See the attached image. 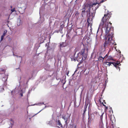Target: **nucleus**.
<instances>
[{
    "instance_id": "f257e3e1",
    "label": "nucleus",
    "mask_w": 128,
    "mask_h": 128,
    "mask_svg": "<svg viewBox=\"0 0 128 128\" xmlns=\"http://www.w3.org/2000/svg\"><path fill=\"white\" fill-rule=\"evenodd\" d=\"M92 4H86L82 6V9L81 15L83 17L86 14V16L88 17L87 22L90 24L89 21L90 19H92L94 16V14L92 12L90 8L91 7Z\"/></svg>"
},
{
    "instance_id": "f03ea898",
    "label": "nucleus",
    "mask_w": 128,
    "mask_h": 128,
    "mask_svg": "<svg viewBox=\"0 0 128 128\" xmlns=\"http://www.w3.org/2000/svg\"><path fill=\"white\" fill-rule=\"evenodd\" d=\"M112 13L110 12H108L106 14L104 15V16L102 18V22L100 25V26L104 28L105 32L108 33L109 31L112 30L113 28L112 27H108V23L107 22L109 20L111 16Z\"/></svg>"
},
{
    "instance_id": "7ed1b4c3",
    "label": "nucleus",
    "mask_w": 128,
    "mask_h": 128,
    "mask_svg": "<svg viewBox=\"0 0 128 128\" xmlns=\"http://www.w3.org/2000/svg\"><path fill=\"white\" fill-rule=\"evenodd\" d=\"M108 32V33L105 32L106 35L105 38V41L103 45L104 50L107 48H110V46L114 43V40H112L114 34L113 30H111Z\"/></svg>"
},
{
    "instance_id": "20e7f679",
    "label": "nucleus",
    "mask_w": 128,
    "mask_h": 128,
    "mask_svg": "<svg viewBox=\"0 0 128 128\" xmlns=\"http://www.w3.org/2000/svg\"><path fill=\"white\" fill-rule=\"evenodd\" d=\"M86 48H84L78 54L76 58V60L78 61H81L82 60H85L87 58L88 49L87 48L86 51Z\"/></svg>"
},
{
    "instance_id": "39448f33",
    "label": "nucleus",
    "mask_w": 128,
    "mask_h": 128,
    "mask_svg": "<svg viewBox=\"0 0 128 128\" xmlns=\"http://www.w3.org/2000/svg\"><path fill=\"white\" fill-rule=\"evenodd\" d=\"M118 62V63L111 62H104V64L108 66H109L111 65V64H112L116 68L118 69V68L119 69V67L118 66H120V62Z\"/></svg>"
},
{
    "instance_id": "423d86ee",
    "label": "nucleus",
    "mask_w": 128,
    "mask_h": 128,
    "mask_svg": "<svg viewBox=\"0 0 128 128\" xmlns=\"http://www.w3.org/2000/svg\"><path fill=\"white\" fill-rule=\"evenodd\" d=\"M92 1L93 0L94 1H95L96 2L95 3L92 4L91 6H93L94 5L95 6L97 4H100L102 3L103 2H104L106 0H91Z\"/></svg>"
},
{
    "instance_id": "0eeeda50",
    "label": "nucleus",
    "mask_w": 128,
    "mask_h": 128,
    "mask_svg": "<svg viewBox=\"0 0 128 128\" xmlns=\"http://www.w3.org/2000/svg\"><path fill=\"white\" fill-rule=\"evenodd\" d=\"M82 30L81 28H79L77 29L76 30V32L77 35H82Z\"/></svg>"
},
{
    "instance_id": "6e6552de",
    "label": "nucleus",
    "mask_w": 128,
    "mask_h": 128,
    "mask_svg": "<svg viewBox=\"0 0 128 128\" xmlns=\"http://www.w3.org/2000/svg\"><path fill=\"white\" fill-rule=\"evenodd\" d=\"M7 32V31L6 30H5L4 31V33L1 37L0 42H1L3 40L4 36L6 35Z\"/></svg>"
},
{
    "instance_id": "1a4fd4ad",
    "label": "nucleus",
    "mask_w": 128,
    "mask_h": 128,
    "mask_svg": "<svg viewBox=\"0 0 128 128\" xmlns=\"http://www.w3.org/2000/svg\"><path fill=\"white\" fill-rule=\"evenodd\" d=\"M67 46V44L66 42H62L61 43L60 45V47H64L66 46Z\"/></svg>"
},
{
    "instance_id": "9d476101",
    "label": "nucleus",
    "mask_w": 128,
    "mask_h": 128,
    "mask_svg": "<svg viewBox=\"0 0 128 128\" xmlns=\"http://www.w3.org/2000/svg\"><path fill=\"white\" fill-rule=\"evenodd\" d=\"M111 120V125L110 126V128H115L114 126V122H113V120H112V118H110Z\"/></svg>"
},
{
    "instance_id": "9b49d317",
    "label": "nucleus",
    "mask_w": 128,
    "mask_h": 128,
    "mask_svg": "<svg viewBox=\"0 0 128 128\" xmlns=\"http://www.w3.org/2000/svg\"><path fill=\"white\" fill-rule=\"evenodd\" d=\"M87 105L86 104H85L84 106V113H83V116H84V113H85L86 111V108H87Z\"/></svg>"
},
{
    "instance_id": "f8f14e48",
    "label": "nucleus",
    "mask_w": 128,
    "mask_h": 128,
    "mask_svg": "<svg viewBox=\"0 0 128 128\" xmlns=\"http://www.w3.org/2000/svg\"><path fill=\"white\" fill-rule=\"evenodd\" d=\"M99 101L100 102V103L101 104H102L105 107V110H107L108 108V107L107 106H106L104 104L103 102H101L100 100H99Z\"/></svg>"
},
{
    "instance_id": "ddd939ff",
    "label": "nucleus",
    "mask_w": 128,
    "mask_h": 128,
    "mask_svg": "<svg viewBox=\"0 0 128 128\" xmlns=\"http://www.w3.org/2000/svg\"><path fill=\"white\" fill-rule=\"evenodd\" d=\"M104 59V57L103 58L101 56H100L98 58V60L99 61L102 60V62Z\"/></svg>"
},
{
    "instance_id": "4468645a",
    "label": "nucleus",
    "mask_w": 128,
    "mask_h": 128,
    "mask_svg": "<svg viewBox=\"0 0 128 128\" xmlns=\"http://www.w3.org/2000/svg\"><path fill=\"white\" fill-rule=\"evenodd\" d=\"M62 118L64 119L66 122L67 121L68 118H67L66 116H64L62 117Z\"/></svg>"
},
{
    "instance_id": "2eb2a0df",
    "label": "nucleus",
    "mask_w": 128,
    "mask_h": 128,
    "mask_svg": "<svg viewBox=\"0 0 128 128\" xmlns=\"http://www.w3.org/2000/svg\"><path fill=\"white\" fill-rule=\"evenodd\" d=\"M107 60L108 61H109L111 60H113L114 59L112 58L109 56L108 57Z\"/></svg>"
},
{
    "instance_id": "dca6fc26",
    "label": "nucleus",
    "mask_w": 128,
    "mask_h": 128,
    "mask_svg": "<svg viewBox=\"0 0 128 128\" xmlns=\"http://www.w3.org/2000/svg\"><path fill=\"white\" fill-rule=\"evenodd\" d=\"M89 70L86 69L84 71V72L85 73V74L86 75L88 74L89 72Z\"/></svg>"
},
{
    "instance_id": "f3484780",
    "label": "nucleus",
    "mask_w": 128,
    "mask_h": 128,
    "mask_svg": "<svg viewBox=\"0 0 128 128\" xmlns=\"http://www.w3.org/2000/svg\"><path fill=\"white\" fill-rule=\"evenodd\" d=\"M58 124L59 125V126H60L61 127H62V124L60 123V121L59 120H58Z\"/></svg>"
},
{
    "instance_id": "a211bd4d",
    "label": "nucleus",
    "mask_w": 128,
    "mask_h": 128,
    "mask_svg": "<svg viewBox=\"0 0 128 128\" xmlns=\"http://www.w3.org/2000/svg\"><path fill=\"white\" fill-rule=\"evenodd\" d=\"M99 4H97L95 6L94 5V6H96L95 7V9L96 10L99 7V6H100Z\"/></svg>"
},
{
    "instance_id": "6ab92c4d",
    "label": "nucleus",
    "mask_w": 128,
    "mask_h": 128,
    "mask_svg": "<svg viewBox=\"0 0 128 128\" xmlns=\"http://www.w3.org/2000/svg\"><path fill=\"white\" fill-rule=\"evenodd\" d=\"M30 120V118H27L26 120V121L27 122H29Z\"/></svg>"
},
{
    "instance_id": "aec40b11",
    "label": "nucleus",
    "mask_w": 128,
    "mask_h": 128,
    "mask_svg": "<svg viewBox=\"0 0 128 128\" xmlns=\"http://www.w3.org/2000/svg\"><path fill=\"white\" fill-rule=\"evenodd\" d=\"M108 54H107L104 57V58H106L108 57Z\"/></svg>"
},
{
    "instance_id": "412c9836",
    "label": "nucleus",
    "mask_w": 128,
    "mask_h": 128,
    "mask_svg": "<svg viewBox=\"0 0 128 128\" xmlns=\"http://www.w3.org/2000/svg\"><path fill=\"white\" fill-rule=\"evenodd\" d=\"M103 114H104L103 113H102V114L100 116V119H101L102 120V118H103Z\"/></svg>"
},
{
    "instance_id": "4be33fe9",
    "label": "nucleus",
    "mask_w": 128,
    "mask_h": 128,
    "mask_svg": "<svg viewBox=\"0 0 128 128\" xmlns=\"http://www.w3.org/2000/svg\"><path fill=\"white\" fill-rule=\"evenodd\" d=\"M64 26L63 25H60V28H61L60 29H61V30H62V28L64 27Z\"/></svg>"
},
{
    "instance_id": "5701e85b",
    "label": "nucleus",
    "mask_w": 128,
    "mask_h": 128,
    "mask_svg": "<svg viewBox=\"0 0 128 128\" xmlns=\"http://www.w3.org/2000/svg\"><path fill=\"white\" fill-rule=\"evenodd\" d=\"M11 11L12 12L15 11V9L14 8H13L11 10Z\"/></svg>"
},
{
    "instance_id": "b1692460",
    "label": "nucleus",
    "mask_w": 128,
    "mask_h": 128,
    "mask_svg": "<svg viewBox=\"0 0 128 128\" xmlns=\"http://www.w3.org/2000/svg\"><path fill=\"white\" fill-rule=\"evenodd\" d=\"M109 23H110V27H108L109 28H110V27H112V24L111 23V22H109ZM112 28H113H113H112ZM113 31H114V30H113Z\"/></svg>"
},
{
    "instance_id": "393cba45",
    "label": "nucleus",
    "mask_w": 128,
    "mask_h": 128,
    "mask_svg": "<svg viewBox=\"0 0 128 128\" xmlns=\"http://www.w3.org/2000/svg\"><path fill=\"white\" fill-rule=\"evenodd\" d=\"M3 90V89H2L0 88V92H1Z\"/></svg>"
},
{
    "instance_id": "a878e982",
    "label": "nucleus",
    "mask_w": 128,
    "mask_h": 128,
    "mask_svg": "<svg viewBox=\"0 0 128 128\" xmlns=\"http://www.w3.org/2000/svg\"><path fill=\"white\" fill-rule=\"evenodd\" d=\"M22 94H23V92L22 93L21 92L20 93V96H23Z\"/></svg>"
},
{
    "instance_id": "bb28decb",
    "label": "nucleus",
    "mask_w": 128,
    "mask_h": 128,
    "mask_svg": "<svg viewBox=\"0 0 128 128\" xmlns=\"http://www.w3.org/2000/svg\"><path fill=\"white\" fill-rule=\"evenodd\" d=\"M72 59V60H74V61H75L76 60V59H72V58H71Z\"/></svg>"
},
{
    "instance_id": "cd10ccee",
    "label": "nucleus",
    "mask_w": 128,
    "mask_h": 128,
    "mask_svg": "<svg viewBox=\"0 0 128 128\" xmlns=\"http://www.w3.org/2000/svg\"><path fill=\"white\" fill-rule=\"evenodd\" d=\"M73 128H76V124L74 125V126Z\"/></svg>"
},
{
    "instance_id": "c85d7f7f",
    "label": "nucleus",
    "mask_w": 128,
    "mask_h": 128,
    "mask_svg": "<svg viewBox=\"0 0 128 128\" xmlns=\"http://www.w3.org/2000/svg\"><path fill=\"white\" fill-rule=\"evenodd\" d=\"M110 110H112V112L113 113V111H112V108H110Z\"/></svg>"
},
{
    "instance_id": "c756f323",
    "label": "nucleus",
    "mask_w": 128,
    "mask_h": 128,
    "mask_svg": "<svg viewBox=\"0 0 128 128\" xmlns=\"http://www.w3.org/2000/svg\"><path fill=\"white\" fill-rule=\"evenodd\" d=\"M95 114H97L98 112H95Z\"/></svg>"
},
{
    "instance_id": "7c9ffc66",
    "label": "nucleus",
    "mask_w": 128,
    "mask_h": 128,
    "mask_svg": "<svg viewBox=\"0 0 128 128\" xmlns=\"http://www.w3.org/2000/svg\"><path fill=\"white\" fill-rule=\"evenodd\" d=\"M20 24L19 23V24H18L17 25L18 26H19L20 25Z\"/></svg>"
},
{
    "instance_id": "2f4dec72",
    "label": "nucleus",
    "mask_w": 128,
    "mask_h": 128,
    "mask_svg": "<svg viewBox=\"0 0 128 128\" xmlns=\"http://www.w3.org/2000/svg\"><path fill=\"white\" fill-rule=\"evenodd\" d=\"M104 102L105 104H106V102H105V101L104 100Z\"/></svg>"
},
{
    "instance_id": "473e14b6",
    "label": "nucleus",
    "mask_w": 128,
    "mask_h": 128,
    "mask_svg": "<svg viewBox=\"0 0 128 128\" xmlns=\"http://www.w3.org/2000/svg\"><path fill=\"white\" fill-rule=\"evenodd\" d=\"M68 73L67 74V75L68 76Z\"/></svg>"
},
{
    "instance_id": "72a5a7b5",
    "label": "nucleus",
    "mask_w": 128,
    "mask_h": 128,
    "mask_svg": "<svg viewBox=\"0 0 128 128\" xmlns=\"http://www.w3.org/2000/svg\"><path fill=\"white\" fill-rule=\"evenodd\" d=\"M116 45V44H115V45Z\"/></svg>"
},
{
    "instance_id": "f704fd0d",
    "label": "nucleus",
    "mask_w": 128,
    "mask_h": 128,
    "mask_svg": "<svg viewBox=\"0 0 128 128\" xmlns=\"http://www.w3.org/2000/svg\"><path fill=\"white\" fill-rule=\"evenodd\" d=\"M2 71H4V70H2Z\"/></svg>"
},
{
    "instance_id": "c9c22d12",
    "label": "nucleus",
    "mask_w": 128,
    "mask_h": 128,
    "mask_svg": "<svg viewBox=\"0 0 128 128\" xmlns=\"http://www.w3.org/2000/svg\"><path fill=\"white\" fill-rule=\"evenodd\" d=\"M102 128H103V127H102Z\"/></svg>"
}]
</instances>
